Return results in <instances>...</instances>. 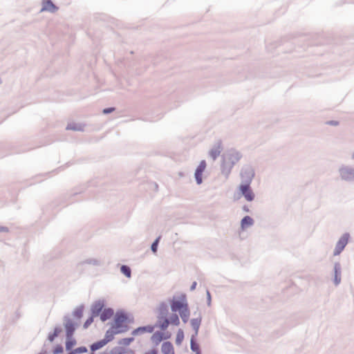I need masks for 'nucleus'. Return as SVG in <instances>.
Segmentation results:
<instances>
[{"label":"nucleus","instance_id":"27","mask_svg":"<svg viewBox=\"0 0 354 354\" xmlns=\"http://www.w3.org/2000/svg\"><path fill=\"white\" fill-rule=\"evenodd\" d=\"M160 237H158L151 245V250L156 253L157 251L158 244L159 242Z\"/></svg>","mask_w":354,"mask_h":354},{"label":"nucleus","instance_id":"15","mask_svg":"<svg viewBox=\"0 0 354 354\" xmlns=\"http://www.w3.org/2000/svg\"><path fill=\"white\" fill-rule=\"evenodd\" d=\"M62 329L61 327H55L52 333L48 335V339L50 342H53L54 339L62 333Z\"/></svg>","mask_w":354,"mask_h":354},{"label":"nucleus","instance_id":"24","mask_svg":"<svg viewBox=\"0 0 354 354\" xmlns=\"http://www.w3.org/2000/svg\"><path fill=\"white\" fill-rule=\"evenodd\" d=\"M66 129L68 130H74V131H82L83 127L77 124H68L66 127Z\"/></svg>","mask_w":354,"mask_h":354},{"label":"nucleus","instance_id":"26","mask_svg":"<svg viewBox=\"0 0 354 354\" xmlns=\"http://www.w3.org/2000/svg\"><path fill=\"white\" fill-rule=\"evenodd\" d=\"M62 352L63 347L61 345H57L53 351V354H59L62 353Z\"/></svg>","mask_w":354,"mask_h":354},{"label":"nucleus","instance_id":"14","mask_svg":"<svg viewBox=\"0 0 354 354\" xmlns=\"http://www.w3.org/2000/svg\"><path fill=\"white\" fill-rule=\"evenodd\" d=\"M118 334V333H116V331L115 330H113L111 327L106 331V334H105V337L104 338V339L105 341H107V343L111 342L112 339H113L114 338V336L115 335Z\"/></svg>","mask_w":354,"mask_h":354},{"label":"nucleus","instance_id":"17","mask_svg":"<svg viewBox=\"0 0 354 354\" xmlns=\"http://www.w3.org/2000/svg\"><path fill=\"white\" fill-rule=\"evenodd\" d=\"M341 281V276H340V270H339V266L338 264H336L335 266V284H339Z\"/></svg>","mask_w":354,"mask_h":354},{"label":"nucleus","instance_id":"18","mask_svg":"<svg viewBox=\"0 0 354 354\" xmlns=\"http://www.w3.org/2000/svg\"><path fill=\"white\" fill-rule=\"evenodd\" d=\"M221 151V147L218 146L211 149L209 155L214 160H215L220 155Z\"/></svg>","mask_w":354,"mask_h":354},{"label":"nucleus","instance_id":"28","mask_svg":"<svg viewBox=\"0 0 354 354\" xmlns=\"http://www.w3.org/2000/svg\"><path fill=\"white\" fill-rule=\"evenodd\" d=\"M93 322V317H89L84 324V327L86 328Z\"/></svg>","mask_w":354,"mask_h":354},{"label":"nucleus","instance_id":"16","mask_svg":"<svg viewBox=\"0 0 354 354\" xmlns=\"http://www.w3.org/2000/svg\"><path fill=\"white\" fill-rule=\"evenodd\" d=\"M107 344V341H105L104 339L100 340V341H98L97 342H95L94 344H93L91 346V350L92 351H97L101 348H102L103 346H104L106 344Z\"/></svg>","mask_w":354,"mask_h":354},{"label":"nucleus","instance_id":"13","mask_svg":"<svg viewBox=\"0 0 354 354\" xmlns=\"http://www.w3.org/2000/svg\"><path fill=\"white\" fill-rule=\"evenodd\" d=\"M113 315V310L112 309H110V308L104 309L100 314V319L102 322H104V321L110 319Z\"/></svg>","mask_w":354,"mask_h":354},{"label":"nucleus","instance_id":"32","mask_svg":"<svg viewBox=\"0 0 354 354\" xmlns=\"http://www.w3.org/2000/svg\"><path fill=\"white\" fill-rule=\"evenodd\" d=\"M157 353H158L157 350L155 348H153L151 350H149V351L145 352L144 354H157Z\"/></svg>","mask_w":354,"mask_h":354},{"label":"nucleus","instance_id":"8","mask_svg":"<svg viewBox=\"0 0 354 354\" xmlns=\"http://www.w3.org/2000/svg\"><path fill=\"white\" fill-rule=\"evenodd\" d=\"M64 328L66 330V337H72L75 330V324L70 319L65 321Z\"/></svg>","mask_w":354,"mask_h":354},{"label":"nucleus","instance_id":"34","mask_svg":"<svg viewBox=\"0 0 354 354\" xmlns=\"http://www.w3.org/2000/svg\"><path fill=\"white\" fill-rule=\"evenodd\" d=\"M75 315L77 317H81L82 316V311H80V312H75Z\"/></svg>","mask_w":354,"mask_h":354},{"label":"nucleus","instance_id":"12","mask_svg":"<svg viewBox=\"0 0 354 354\" xmlns=\"http://www.w3.org/2000/svg\"><path fill=\"white\" fill-rule=\"evenodd\" d=\"M254 223V221L253 219L249 216H245L242 220H241V229L243 230H244L245 229H246L248 227H250L251 225H252Z\"/></svg>","mask_w":354,"mask_h":354},{"label":"nucleus","instance_id":"7","mask_svg":"<svg viewBox=\"0 0 354 354\" xmlns=\"http://www.w3.org/2000/svg\"><path fill=\"white\" fill-rule=\"evenodd\" d=\"M205 168L206 162L205 160L201 161L195 172V177L198 184H201L202 183V175Z\"/></svg>","mask_w":354,"mask_h":354},{"label":"nucleus","instance_id":"21","mask_svg":"<svg viewBox=\"0 0 354 354\" xmlns=\"http://www.w3.org/2000/svg\"><path fill=\"white\" fill-rule=\"evenodd\" d=\"M184 339V333L181 329H179L176 338V343L177 344H180Z\"/></svg>","mask_w":354,"mask_h":354},{"label":"nucleus","instance_id":"19","mask_svg":"<svg viewBox=\"0 0 354 354\" xmlns=\"http://www.w3.org/2000/svg\"><path fill=\"white\" fill-rule=\"evenodd\" d=\"M75 344H76V341L75 339L73 338V336L70 337H67V340L66 342V348L67 350L72 349Z\"/></svg>","mask_w":354,"mask_h":354},{"label":"nucleus","instance_id":"2","mask_svg":"<svg viewBox=\"0 0 354 354\" xmlns=\"http://www.w3.org/2000/svg\"><path fill=\"white\" fill-rule=\"evenodd\" d=\"M241 159V155L238 151H231L225 154L223 157V171H226L228 176L233 166Z\"/></svg>","mask_w":354,"mask_h":354},{"label":"nucleus","instance_id":"31","mask_svg":"<svg viewBox=\"0 0 354 354\" xmlns=\"http://www.w3.org/2000/svg\"><path fill=\"white\" fill-rule=\"evenodd\" d=\"M191 348L193 351H198V345L196 344L193 340H192V342H191Z\"/></svg>","mask_w":354,"mask_h":354},{"label":"nucleus","instance_id":"11","mask_svg":"<svg viewBox=\"0 0 354 354\" xmlns=\"http://www.w3.org/2000/svg\"><path fill=\"white\" fill-rule=\"evenodd\" d=\"M161 351L163 354H174V348L171 343L165 342L162 344Z\"/></svg>","mask_w":354,"mask_h":354},{"label":"nucleus","instance_id":"1","mask_svg":"<svg viewBox=\"0 0 354 354\" xmlns=\"http://www.w3.org/2000/svg\"><path fill=\"white\" fill-rule=\"evenodd\" d=\"M171 308L173 312H179L184 322H187L189 317V310L185 297L180 299H174L171 304Z\"/></svg>","mask_w":354,"mask_h":354},{"label":"nucleus","instance_id":"6","mask_svg":"<svg viewBox=\"0 0 354 354\" xmlns=\"http://www.w3.org/2000/svg\"><path fill=\"white\" fill-rule=\"evenodd\" d=\"M171 335L169 333H163L162 332L157 331L154 333L151 337V340L153 344L156 346L158 345L163 339H167L170 337Z\"/></svg>","mask_w":354,"mask_h":354},{"label":"nucleus","instance_id":"30","mask_svg":"<svg viewBox=\"0 0 354 354\" xmlns=\"http://www.w3.org/2000/svg\"><path fill=\"white\" fill-rule=\"evenodd\" d=\"M169 324V320H168L167 319H166L162 322V324H161V328H162V330L166 329V328L168 327Z\"/></svg>","mask_w":354,"mask_h":354},{"label":"nucleus","instance_id":"29","mask_svg":"<svg viewBox=\"0 0 354 354\" xmlns=\"http://www.w3.org/2000/svg\"><path fill=\"white\" fill-rule=\"evenodd\" d=\"M101 309H102V306H100V304L96 305L94 307V309L93 311V315H97L98 314V313L101 310Z\"/></svg>","mask_w":354,"mask_h":354},{"label":"nucleus","instance_id":"10","mask_svg":"<svg viewBox=\"0 0 354 354\" xmlns=\"http://www.w3.org/2000/svg\"><path fill=\"white\" fill-rule=\"evenodd\" d=\"M57 10V8L53 3V2L50 0H46L43 2L42 4V11H49L51 12H54Z\"/></svg>","mask_w":354,"mask_h":354},{"label":"nucleus","instance_id":"4","mask_svg":"<svg viewBox=\"0 0 354 354\" xmlns=\"http://www.w3.org/2000/svg\"><path fill=\"white\" fill-rule=\"evenodd\" d=\"M239 190L248 201H252L254 200V194L250 187V182L245 184H241L239 186Z\"/></svg>","mask_w":354,"mask_h":354},{"label":"nucleus","instance_id":"20","mask_svg":"<svg viewBox=\"0 0 354 354\" xmlns=\"http://www.w3.org/2000/svg\"><path fill=\"white\" fill-rule=\"evenodd\" d=\"M191 324L194 329L196 334H197L201 324V320L198 319H194L191 321Z\"/></svg>","mask_w":354,"mask_h":354},{"label":"nucleus","instance_id":"3","mask_svg":"<svg viewBox=\"0 0 354 354\" xmlns=\"http://www.w3.org/2000/svg\"><path fill=\"white\" fill-rule=\"evenodd\" d=\"M111 327L118 334L127 332L129 330L127 317L123 314H116Z\"/></svg>","mask_w":354,"mask_h":354},{"label":"nucleus","instance_id":"5","mask_svg":"<svg viewBox=\"0 0 354 354\" xmlns=\"http://www.w3.org/2000/svg\"><path fill=\"white\" fill-rule=\"evenodd\" d=\"M348 241V234H344L338 241L334 251V255H338L344 249Z\"/></svg>","mask_w":354,"mask_h":354},{"label":"nucleus","instance_id":"35","mask_svg":"<svg viewBox=\"0 0 354 354\" xmlns=\"http://www.w3.org/2000/svg\"><path fill=\"white\" fill-rule=\"evenodd\" d=\"M104 111H114V109H104Z\"/></svg>","mask_w":354,"mask_h":354},{"label":"nucleus","instance_id":"33","mask_svg":"<svg viewBox=\"0 0 354 354\" xmlns=\"http://www.w3.org/2000/svg\"><path fill=\"white\" fill-rule=\"evenodd\" d=\"M196 282H194L191 286V290H194L196 288Z\"/></svg>","mask_w":354,"mask_h":354},{"label":"nucleus","instance_id":"22","mask_svg":"<svg viewBox=\"0 0 354 354\" xmlns=\"http://www.w3.org/2000/svg\"><path fill=\"white\" fill-rule=\"evenodd\" d=\"M168 320L169 322V324H174L175 326H178L180 323L178 317L176 314L171 316L169 319Z\"/></svg>","mask_w":354,"mask_h":354},{"label":"nucleus","instance_id":"25","mask_svg":"<svg viewBox=\"0 0 354 354\" xmlns=\"http://www.w3.org/2000/svg\"><path fill=\"white\" fill-rule=\"evenodd\" d=\"M133 340V337L124 338L120 341V344L123 345H129Z\"/></svg>","mask_w":354,"mask_h":354},{"label":"nucleus","instance_id":"9","mask_svg":"<svg viewBox=\"0 0 354 354\" xmlns=\"http://www.w3.org/2000/svg\"><path fill=\"white\" fill-rule=\"evenodd\" d=\"M154 328L152 326H142L139 327L132 332V335L136 336L140 334L145 333H152Z\"/></svg>","mask_w":354,"mask_h":354},{"label":"nucleus","instance_id":"36","mask_svg":"<svg viewBox=\"0 0 354 354\" xmlns=\"http://www.w3.org/2000/svg\"><path fill=\"white\" fill-rule=\"evenodd\" d=\"M243 209H244V210L245 212H248L249 211L248 208H247L246 207H244Z\"/></svg>","mask_w":354,"mask_h":354},{"label":"nucleus","instance_id":"23","mask_svg":"<svg viewBox=\"0 0 354 354\" xmlns=\"http://www.w3.org/2000/svg\"><path fill=\"white\" fill-rule=\"evenodd\" d=\"M120 270L126 277H131V269L128 266H122Z\"/></svg>","mask_w":354,"mask_h":354}]
</instances>
